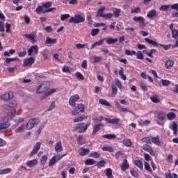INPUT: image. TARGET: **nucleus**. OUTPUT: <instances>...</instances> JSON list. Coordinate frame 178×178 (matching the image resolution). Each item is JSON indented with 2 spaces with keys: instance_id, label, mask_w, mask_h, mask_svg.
I'll return each mask as SVG.
<instances>
[{
  "instance_id": "f257e3e1",
  "label": "nucleus",
  "mask_w": 178,
  "mask_h": 178,
  "mask_svg": "<svg viewBox=\"0 0 178 178\" xmlns=\"http://www.w3.org/2000/svg\"><path fill=\"white\" fill-rule=\"evenodd\" d=\"M86 22V18L81 15L76 14L74 17H72L69 19V23H74V24H79V23H84Z\"/></svg>"
},
{
  "instance_id": "f03ea898",
  "label": "nucleus",
  "mask_w": 178,
  "mask_h": 178,
  "mask_svg": "<svg viewBox=\"0 0 178 178\" xmlns=\"http://www.w3.org/2000/svg\"><path fill=\"white\" fill-rule=\"evenodd\" d=\"M86 111V106L83 104H78L76 106L72 111V116H76L79 113H84Z\"/></svg>"
},
{
  "instance_id": "7ed1b4c3",
  "label": "nucleus",
  "mask_w": 178,
  "mask_h": 178,
  "mask_svg": "<svg viewBox=\"0 0 178 178\" xmlns=\"http://www.w3.org/2000/svg\"><path fill=\"white\" fill-rule=\"evenodd\" d=\"M90 125L91 122H88L86 124L84 122L79 123L75 127V131L78 130V133H85Z\"/></svg>"
},
{
  "instance_id": "20e7f679",
  "label": "nucleus",
  "mask_w": 178,
  "mask_h": 178,
  "mask_svg": "<svg viewBox=\"0 0 178 178\" xmlns=\"http://www.w3.org/2000/svg\"><path fill=\"white\" fill-rule=\"evenodd\" d=\"M40 124V119L38 118H31L26 124V130H31L35 126V124Z\"/></svg>"
},
{
  "instance_id": "39448f33",
  "label": "nucleus",
  "mask_w": 178,
  "mask_h": 178,
  "mask_svg": "<svg viewBox=\"0 0 178 178\" xmlns=\"http://www.w3.org/2000/svg\"><path fill=\"white\" fill-rule=\"evenodd\" d=\"M80 99V95H74L70 97L69 99V105L72 106V108H74L76 106V102Z\"/></svg>"
},
{
  "instance_id": "423d86ee",
  "label": "nucleus",
  "mask_w": 178,
  "mask_h": 178,
  "mask_svg": "<svg viewBox=\"0 0 178 178\" xmlns=\"http://www.w3.org/2000/svg\"><path fill=\"white\" fill-rule=\"evenodd\" d=\"M33 52L35 54V55H38V46L37 44L30 47V48L28 49V56H32Z\"/></svg>"
},
{
  "instance_id": "0eeeda50",
  "label": "nucleus",
  "mask_w": 178,
  "mask_h": 178,
  "mask_svg": "<svg viewBox=\"0 0 178 178\" xmlns=\"http://www.w3.org/2000/svg\"><path fill=\"white\" fill-rule=\"evenodd\" d=\"M40 148H41V142H37L33 146V149L30 153L29 156H34V155H36L37 152L40 151Z\"/></svg>"
},
{
  "instance_id": "6e6552de",
  "label": "nucleus",
  "mask_w": 178,
  "mask_h": 178,
  "mask_svg": "<svg viewBox=\"0 0 178 178\" xmlns=\"http://www.w3.org/2000/svg\"><path fill=\"white\" fill-rule=\"evenodd\" d=\"M35 62L34 57H29L24 60L23 67H27V66H31Z\"/></svg>"
},
{
  "instance_id": "1a4fd4ad",
  "label": "nucleus",
  "mask_w": 178,
  "mask_h": 178,
  "mask_svg": "<svg viewBox=\"0 0 178 178\" xmlns=\"http://www.w3.org/2000/svg\"><path fill=\"white\" fill-rule=\"evenodd\" d=\"M143 149L146 152H149L152 156H155V152H154V149H152V147L148 144H145L143 146Z\"/></svg>"
},
{
  "instance_id": "9d476101",
  "label": "nucleus",
  "mask_w": 178,
  "mask_h": 178,
  "mask_svg": "<svg viewBox=\"0 0 178 178\" xmlns=\"http://www.w3.org/2000/svg\"><path fill=\"white\" fill-rule=\"evenodd\" d=\"M16 115V110H12L11 112L8 113L6 117L3 118V122L6 120H12Z\"/></svg>"
},
{
  "instance_id": "9b49d317",
  "label": "nucleus",
  "mask_w": 178,
  "mask_h": 178,
  "mask_svg": "<svg viewBox=\"0 0 178 178\" xmlns=\"http://www.w3.org/2000/svg\"><path fill=\"white\" fill-rule=\"evenodd\" d=\"M104 120L106 123H108V124H118L119 122H120V119L118 118L113 119L105 118Z\"/></svg>"
},
{
  "instance_id": "f8f14e48",
  "label": "nucleus",
  "mask_w": 178,
  "mask_h": 178,
  "mask_svg": "<svg viewBox=\"0 0 178 178\" xmlns=\"http://www.w3.org/2000/svg\"><path fill=\"white\" fill-rule=\"evenodd\" d=\"M102 127H104V124L102 123H99L96 124L93 126V130L92 132V136H95L99 130H101Z\"/></svg>"
},
{
  "instance_id": "ddd939ff",
  "label": "nucleus",
  "mask_w": 178,
  "mask_h": 178,
  "mask_svg": "<svg viewBox=\"0 0 178 178\" xmlns=\"http://www.w3.org/2000/svg\"><path fill=\"white\" fill-rule=\"evenodd\" d=\"M0 98L2 101H9V99H12V98H13V92H10L8 93L1 95Z\"/></svg>"
},
{
  "instance_id": "4468645a",
  "label": "nucleus",
  "mask_w": 178,
  "mask_h": 178,
  "mask_svg": "<svg viewBox=\"0 0 178 178\" xmlns=\"http://www.w3.org/2000/svg\"><path fill=\"white\" fill-rule=\"evenodd\" d=\"M129 168H130V164H129L127 159H125L121 164V170L122 172H126Z\"/></svg>"
},
{
  "instance_id": "2eb2a0df",
  "label": "nucleus",
  "mask_w": 178,
  "mask_h": 178,
  "mask_svg": "<svg viewBox=\"0 0 178 178\" xmlns=\"http://www.w3.org/2000/svg\"><path fill=\"white\" fill-rule=\"evenodd\" d=\"M90 154V149H86L85 147H81L79 149V154L81 156H86V155H88Z\"/></svg>"
},
{
  "instance_id": "dca6fc26",
  "label": "nucleus",
  "mask_w": 178,
  "mask_h": 178,
  "mask_svg": "<svg viewBox=\"0 0 178 178\" xmlns=\"http://www.w3.org/2000/svg\"><path fill=\"white\" fill-rule=\"evenodd\" d=\"M152 143L154 144V145H157V147H161L162 145L161 140L159 139V136L152 137Z\"/></svg>"
},
{
  "instance_id": "f3484780",
  "label": "nucleus",
  "mask_w": 178,
  "mask_h": 178,
  "mask_svg": "<svg viewBox=\"0 0 178 178\" xmlns=\"http://www.w3.org/2000/svg\"><path fill=\"white\" fill-rule=\"evenodd\" d=\"M106 40V38H104V39L99 40L97 42H94L91 45L90 49H94V48H95V47H99V45H104V42Z\"/></svg>"
},
{
  "instance_id": "a211bd4d",
  "label": "nucleus",
  "mask_w": 178,
  "mask_h": 178,
  "mask_svg": "<svg viewBox=\"0 0 178 178\" xmlns=\"http://www.w3.org/2000/svg\"><path fill=\"white\" fill-rule=\"evenodd\" d=\"M38 163V160L37 159L30 160L26 161V166L28 168H33V166H35Z\"/></svg>"
},
{
  "instance_id": "6ab92c4d",
  "label": "nucleus",
  "mask_w": 178,
  "mask_h": 178,
  "mask_svg": "<svg viewBox=\"0 0 178 178\" xmlns=\"http://www.w3.org/2000/svg\"><path fill=\"white\" fill-rule=\"evenodd\" d=\"M24 37L25 38H27V40H29L31 44H35V42H37V41L35 40V35L33 34H25Z\"/></svg>"
},
{
  "instance_id": "aec40b11",
  "label": "nucleus",
  "mask_w": 178,
  "mask_h": 178,
  "mask_svg": "<svg viewBox=\"0 0 178 178\" xmlns=\"http://www.w3.org/2000/svg\"><path fill=\"white\" fill-rule=\"evenodd\" d=\"M158 13H156V10L153 9L148 12L147 17H148V19H153V17H156Z\"/></svg>"
},
{
  "instance_id": "412c9836",
  "label": "nucleus",
  "mask_w": 178,
  "mask_h": 178,
  "mask_svg": "<svg viewBox=\"0 0 178 178\" xmlns=\"http://www.w3.org/2000/svg\"><path fill=\"white\" fill-rule=\"evenodd\" d=\"M105 6H102L98 10L96 15V17H104V12H105Z\"/></svg>"
},
{
  "instance_id": "4be33fe9",
  "label": "nucleus",
  "mask_w": 178,
  "mask_h": 178,
  "mask_svg": "<svg viewBox=\"0 0 178 178\" xmlns=\"http://www.w3.org/2000/svg\"><path fill=\"white\" fill-rule=\"evenodd\" d=\"M134 22H136L140 23L141 26H145V19L143 17H134L133 18Z\"/></svg>"
},
{
  "instance_id": "5701e85b",
  "label": "nucleus",
  "mask_w": 178,
  "mask_h": 178,
  "mask_svg": "<svg viewBox=\"0 0 178 178\" xmlns=\"http://www.w3.org/2000/svg\"><path fill=\"white\" fill-rule=\"evenodd\" d=\"M54 149L56 152H62L63 151V147L62 146V141H59L56 144Z\"/></svg>"
},
{
  "instance_id": "b1692460",
  "label": "nucleus",
  "mask_w": 178,
  "mask_h": 178,
  "mask_svg": "<svg viewBox=\"0 0 178 178\" xmlns=\"http://www.w3.org/2000/svg\"><path fill=\"white\" fill-rule=\"evenodd\" d=\"M77 144L79 145H84L86 144V138L83 135L79 136L76 138Z\"/></svg>"
},
{
  "instance_id": "393cba45",
  "label": "nucleus",
  "mask_w": 178,
  "mask_h": 178,
  "mask_svg": "<svg viewBox=\"0 0 178 178\" xmlns=\"http://www.w3.org/2000/svg\"><path fill=\"white\" fill-rule=\"evenodd\" d=\"M9 127H10V122L8 121H4V122L0 124V130H5L9 129Z\"/></svg>"
},
{
  "instance_id": "a878e982",
  "label": "nucleus",
  "mask_w": 178,
  "mask_h": 178,
  "mask_svg": "<svg viewBox=\"0 0 178 178\" xmlns=\"http://www.w3.org/2000/svg\"><path fill=\"white\" fill-rule=\"evenodd\" d=\"M170 129H172L173 130V134H177V130H178V125L176 122H173L171 125H170Z\"/></svg>"
},
{
  "instance_id": "bb28decb",
  "label": "nucleus",
  "mask_w": 178,
  "mask_h": 178,
  "mask_svg": "<svg viewBox=\"0 0 178 178\" xmlns=\"http://www.w3.org/2000/svg\"><path fill=\"white\" fill-rule=\"evenodd\" d=\"M58 42V40L56 38H51L50 37H47L46 38L45 44H56Z\"/></svg>"
},
{
  "instance_id": "cd10ccee",
  "label": "nucleus",
  "mask_w": 178,
  "mask_h": 178,
  "mask_svg": "<svg viewBox=\"0 0 178 178\" xmlns=\"http://www.w3.org/2000/svg\"><path fill=\"white\" fill-rule=\"evenodd\" d=\"M175 65V61L173 60H168L165 63V67L166 69H170V67H173Z\"/></svg>"
},
{
  "instance_id": "c85d7f7f",
  "label": "nucleus",
  "mask_w": 178,
  "mask_h": 178,
  "mask_svg": "<svg viewBox=\"0 0 178 178\" xmlns=\"http://www.w3.org/2000/svg\"><path fill=\"white\" fill-rule=\"evenodd\" d=\"M134 163L137 168H139L140 170H143L144 168V164L143 163V161L140 160H136L134 161Z\"/></svg>"
},
{
  "instance_id": "c756f323",
  "label": "nucleus",
  "mask_w": 178,
  "mask_h": 178,
  "mask_svg": "<svg viewBox=\"0 0 178 178\" xmlns=\"http://www.w3.org/2000/svg\"><path fill=\"white\" fill-rule=\"evenodd\" d=\"M102 59V58H101V56H93L91 58L90 62H91V63L95 64V63H98L101 62Z\"/></svg>"
},
{
  "instance_id": "7c9ffc66",
  "label": "nucleus",
  "mask_w": 178,
  "mask_h": 178,
  "mask_svg": "<svg viewBox=\"0 0 178 178\" xmlns=\"http://www.w3.org/2000/svg\"><path fill=\"white\" fill-rule=\"evenodd\" d=\"M157 118L159 122H163V120L166 119V113L163 112H160L159 113Z\"/></svg>"
},
{
  "instance_id": "2f4dec72",
  "label": "nucleus",
  "mask_w": 178,
  "mask_h": 178,
  "mask_svg": "<svg viewBox=\"0 0 178 178\" xmlns=\"http://www.w3.org/2000/svg\"><path fill=\"white\" fill-rule=\"evenodd\" d=\"M145 41H146V42H147L148 44L153 45V47H158L159 45V44H158V42H156L154 40H152L148 38H145Z\"/></svg>"
},
{
  "instance_id": "473e14b6",
  "label": "nucleus",
  "mask_w": 178,
  "mask_h": 178,
  "mask_svg": "<svg viewBox=\"0 0 178 178\" xmlns=\"http://www.w3.org/2000/svg\"><path fill=\"white\" fill-rule=\"evenodd\" d=\"M88 116L86 115H82L81 117L76 118L74 120V123H79V122H83L84 119H87Z\"/></svg>"
},
{
  "instance_id": "72a5a7b5",
  "label": "nucleus",
  "mask_w": 178,
  "mask_h": 178,
  "mask_svg": "<svg viewBox=\"0 0 178 178\" xmlns=\"http://www.w3.org/2000/svg\"><path fill=\"white\" fill-rule=\"evenodd\" d=\"M166 117L168 120H175V119H176V113L174 112H170L166 115Z\"/></svg>"
},
{
  "instance_id": "f704fd0d",
  "label": "nucleus",
  "mask_w": 178,
  "mask_h": 178,
  "mask_svg": "<svg viewBox=\"0 0 178 178\" xmlns=\"http://www.w3.org/2000/svg\"><path fill=\"white\" fill-rule=\"evenodd\" d=\"M118 41H119V40L118 38L113 39L112 38H108L106 39V43L108 45H111L112 44H115L116 42H118Z\"/></svg>"
},
{
  "instance_id": "c9c22d12",
  "label": "nucleus",
  "mask_w": 178,
  "mask_h": 178,
  "mask_svg": "<svg viewBox=\"0 0 178 178\" xmlns=\"http://www.w3.org/2000/svg\"><path fill=\"white\" fill-rule=\"evenodd\" d=\"M103 138H106L107 140H113L116 138V135L115 134H105L102 136Z\"/></svg>"
},
{
  "instance_id": "e433bc0d",
  "label": "nucleus",
  "mask_w": 178,
  "mask_h": 178,
  "mask_svg": "<svg viewBox=\"0 0 178 178\" xmlns=\"http://www.w3.org/2000/svg\"><path fill=\"white\" fill-rule=\"evenodd\" d=\"M85 165H95L97 163V161L95 159H88L87 160L85 161L84 162Z\"/></svg>"
},
{
  "instance_id": "4c0bfd02",
  "label": "nucleus",
  "mask_w": 178,
  "mask_h": 178,
  "mask_svg": "<svg viewBox=\"0 0 178 178\" xmlns=\"http://www.w3.org/2000/svg\"><path fill=\"white\" fill-rule=\"evenodd\" d=\"M92 120L94 123H96V124H98V123H101L102 120H105V118H104V116H100L98 118H92Z\"/></svg>"
},
{
  "instance_id": "58836bf2",
  "label": "nucleus",
  "mask_w": 178,
  "mask_h": 178,
  "mask_svg": "<svg viewBox=\"0 0 178 178\" xmlns=\"http://www.w3.org/2000/svg\"><path fill=\"white\" fill-rule=\"evenodd\" d=\"M161 83L163 87H169V85L171 84L172 82L168 79H161Z\"/></svg>"
},
{
  "instance_id": "ea45409f",
  "label": "nucleus",
  "mask_w": 178,
  "mask_h": 178,
  "mask_svg": "<svg viewBox=\"0 0 178 178\" xmlns=\"http://www.w3.org/2000/svg\"><path fill=\"white\" fill-rule=\"evenodd\" d=\"M99 103L101 104V105H104V106H111V104L109 103V102L104 99H99Z\"/></svg>"
},
{
  "instance_id": "a19ab883",
  "label": "nucleus",
  "mask_w": 178,
  "mask_h": 178,
  "mask_svg": "<svg viewBox=\"0 0 178 178\" xmlns=\"http://www.w3.org/2000/svg\"><path fill=\"white\" fill-rule=\"evenodd\" d=\"M142 143H145V144H152V138L149 137H144L141 139Z\"/></svg>"
},
{
  "instance_id": "79ce46f5",
  "label": "nucleus",
  "mask_w": 178,
  "mask_h": 178,
  "mask_svg": "<svg viewBox=\"0 0 178 178\" xmlns=\"http://www.w3.org/2000/svg\"><path fill=\"white\" fill-rule=\"evenodd\" d=\"M116 94H118V88L115 85H112V92L111 97L113 98L116 97Z\"/></svg>"
},
{
  "instance_id": "37998d69",
  "label": "nucleus",
  "mask_w": 178,
  "mask_h": 178,
  "mask_svg": "<svg viewBox=\"0 0 178 178\" xmlns=\"http://www.w3.org/2000/svg\"><path fill=\"white\" fill-rule=\"evenodd\" d=\"M105 165H106V161L101 160L96 164V166L99 169L100 168H104Z\"/></svg>"
},
{
  "instance_id": "c03bdc74",
  "label": "nucleus",
  "mask_w": 178,
  "mask_h": 178,
  "mask_svg": "<svg viewBox=\"0 0 178 178\" xmlns=\"http://www.w3.org/2000/svg\"><path fill=\"white\" fill-rule=\"evenodd\" d=\"M102 151L108 152H114L115 149H113V147L111 146H104L102 148Z\"/></svg>"
},
{
  "instance_id": "a18cd8bd",
  "label": "nucleus",
  "mask_w": 178,
  "mask_h": 178,
  "mask_svg": "<svg viewBox=\"0 0 178 178\" xmlns=\"http://www.w3.org/2000/svg\"><path fill=\"white\" fill-rule=\"evenodd\" d=\"M12 172V168H5L3 170H0V175H8V173Z\"/></svg>"
},
{
  "instance_id": "49530a36",
  "label": "nucleus",
  "mask_w": 178,
  "mask_h": 178,
  "mask_svg": "<svg viewBox=\"0 0 178 178\" xmlns=\"http://www.w3.org/2000/svg\"><path fill=\"white\" fill-rule=\"evenodd\" d=\"M122 143L124 144V145H125V147H130L131 145H132L131 140H130V139L129 138L124 139L122 140Z\"/></svg>"
},
{
  "instance_id": "de8ad7c7",
  "label": "nucleus",
  "mask_w": 178,
  "mask_h": 178,
  "mask_svg": "<svg viewBox=\"0 0 178 178\" xmlns=\"http://www.w3.org/2000/svg\"><path fill=\"white\" fill-rule=\"evenodd\" d=\"M106 176L108 178H113V175L112 174V170L111 168L106 169Z\"/></svg>"
},
{
  "instance_id": "09e8293b",
  "label": "nucleus",
  "mask_w": 178,
  "mask_h": 178,
  "mask_svg": "<svg viewBox=\"0 0 178 178\" xmlns=\"http://www.w3.org/2000/svg\"><path fill=\"white\" fill-rule=\"evenodd\" d=\"M17 106L16 103H10L8 105L6 104L5 108H10L12 111H16L15 108Z\"/></svg>"
},
{
  "instance_id": "8fccbe9b",
  "label": "nucleus",
  "mask_w": 178,
  "mask_h": 178,
  "mask_svg": "<svg viewBox=\"0 0 178 178\" xmlns=\"http://www.w3.org/2000/svg\"><path fill=\"white\" fill-rule=\"evenodd\" d=\"M150 99L154 104H159L161 102V100L158 98V96L154 95L150 97Z\"/></svg>"
},
{
  "instance_id": "3c124183",
  "label": "nucleus",
  "mask_w": 178,
  "mask_h": 178,
  "mask_svg": "<svg viewBox=\"0 0 178 178\" xmlns=\"http://www.w3.org/2000/svg\"><path fill=\"white\" fill-rule=\"evenodd\" d=\"M56 162H57L56 156H54L49 162V166H54V165H55Z\"/></svg>"
},
{
  "instance_id": "603ef678",
  "label": "nucleus",
  "mask_w": 178,
  "mask_h": 178,
  "mask_svg": "<svg viewBox=\"0 0 178 178\" xmlns=\"http://www.w3.org/2000/svg\"><path fill=\"white\" fill-rule=\"evenodd\" d=\"M136 51L134 50H129L126 49L125 50V55H128V56H133V55H136Z\"/></svg>"
},
{
  "instance_id": "864d4df0",
  "label": "nucleus",
  "mask_w": 178,
  "mask_h": 178,
  "mask_svg": "<svg viewBox=\"0 0 178 178\" xmlns=\"http://www.w3.org/2000/svg\"><path fill=\"white\" fill-rule=\"evenodd\" d=\"M120 13H122V10H120V8H115L113 15L115 17H119V16H120Z\"/></svg>"
},
{
  "instance_id": "5fc2aeb1",
  "label": "nucleus",
  "mask_w": 178,
  "mask_h": 178,
  "mask_svg": "<svg viewBox=\"0 0 178 178\" xmlns=\"http://www.w3.org/2000/svg\"><path fill=\"white\" fill-rule=\"evenodd\" d=\"M115 86H117V87L119 88V90H122V88H123V85L120 82V80L116 79L115 80Z\"/></svg>"
},
{
  "instance_id": "6e6d98bb",
  "label": "nucleus",
  "mask_w": 178,
  "mask_h": 178,
  "mask_svg": "<svg viewBox=\"0 0 178 178\" xmlns=\"http://www.w3.org/2000/svg\"><path fill=\"white\" fill-rule=\"evenodd\" d=\"M169 8H170V5H163L159 8V10H161V12H166L168 10Z\"/></svg>"
},
{
  "instance_id": "4d7b16f0",
  "label": "nucleus",
  "mask_w": 178,
  "mask_h": 178,
  "mask_svg": "<svg viewBox=\"0 0 178 178\" xmlns=\"http://www.w3.org/2000/svg\"><path fill=\"white\" fill-rule=\"evenodd\" d=\"M159 45V47H161V48H163L165 51H168L172 48V44H163L160 43Z\"/></svg>"
},
{
  "instance_id": "13d9d810",
  "label": "nucleus",
  "mask_w": 178,
  "mask_h": 178,
  "mask_svg": "<svg viewBox=\"0 0 178 178\" xmlns=\"http://www.w3.org/2000/svg\"><path fill=\"white\" fill-rule=\"evenodd\" d=\"M136 58L140 59V60H143V59H144V54H143V52H141V51H137Z\"/></svg>"
},
{
  "instance_id": "bf43d9fd",
  "label": "nucleus",
  "mask_w": 178,
  "mask_h": 178,
  "mask_svg": "<svg viewBox=\"0 0 178 178\" xmlns=\"http://www.w3.org/2000/svg\"><path fill=\"white\" fill-rule=\"evenodd\" d=\"M89 156L90 158H95V159H97V158H99V154L97 152H93L90 154Z\"/></svg>"
},
{
  "instance_id": "052dcab7",
  "label": "nucleus",
  "mask_w": 178,
  "mask_h": 178,
  "mask_svg": "<svg viewBox=\"0 0 178 178\" xmlns=\"http://www.w3.org/2000/svg\"><path fill=\"white\" fill-rule=\"evenodd\" d=\"M145 169L149 172V173H152V168L149 166V164L147 162H145Z\"/></svg>"
},
{
  "instance_id": "680f3d73",
  "label": "nucleus",
  "mask_w": 178,
  "mask_h": 178,
  "mask_svg": "<svg viewBox=\"0 0 178 178\" xmlns=\"http://www.w3.org/2000/svg\"><path fill=\"white\" fill-rule=\"evenodd\" d=\"M172 38L177 40L178 38V30L172 29Z\"/></svg>"
},
{
  "instance_id": "e2e57ef3",
  "label": "nucleus",
  "mask_w": 178,
  "mask_h": 178,
  "mask_svg": "<svg viewBox=\"0 0 178 178\" xmlns=\"http://www.w3.org/2000/svg\"><path fill=\"white\" fill-rule=\"evenodd\" d=\"M47 161H48V156H47V155L42 156L40 159L41 165H45V163H47Z\"/></svg>"
},
{
  "instance_id": "0e129e2a",
  "label": "nucleus",
  "mask_w": 178,
  "mask_h": 178,
  "mask_svg": "<svg viewBox=\"0 0 178 178\" xmlns=\"http://www.w3.org/2000/svg\"><path fill=\"white\" fill-rule=\"evenodd\" d=\"M69 17H70V14H63L60 16V20L61 22H65L66 19H69Z\"/></svg>"
},
{
  "instance_id": "69168bd1",
  "label": "nucleus",
  "mask_w": 178,
  "mask_h": 178,
  "mask_svg": "<svg viewBox=\"0 0 178 178\" xmlns=\"http://www.w3.org/2000/svg\"><path fill=\"white\" fill-rule=\"evenodd\" d=\"M75 76H76V79H78V80H84V76H83V75L81 74V72H77L75 74Z\"/></svg>"
},
{
  "instance_id": "338daca9",
  "label": "nucleus",
  "mask_w": 178,
  "mask_h": 178,
  "mask_svg": "<svg viewBox=\"0 0 178 178\" xmlns=\"http://www.w3.org/2000/svg\"><path fill=\"white\" fill-rule=\"evenodd\" d=\"M120 70L119 71V74L121 76V77L122 78V80H126L127 79V77L126 76V75H124V72H123V67H120Z\"/></svg>"
},
{
  "instance_id": "774afa93",
  "label": "nucleus",
  "mask_w": 178,
  "mask_h": 178,
  "mask_svg": "<svg viewBox=\"0 0 178 178\" xmlns=\"http://www.w3.org/2000/svg\"><path fill=\"white\" fill-rule=\"evenodd\" d=\"M98 33H99V29H92L91 31L92 37H95V35H97V34H98Z\"/></svg>"
}]
</instances>
